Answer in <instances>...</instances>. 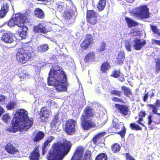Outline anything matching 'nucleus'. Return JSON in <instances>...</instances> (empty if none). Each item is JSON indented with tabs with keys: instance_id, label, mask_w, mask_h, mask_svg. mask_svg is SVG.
<instances>
[{
	"instance_id": "f257e3e1",
	"label": "nucleus",
	"mask_w": 160,
	"mask_h": 160,
	"mask_svg": "<svg viewBox=\"0 0 160 160\" xmlns=\"http://www.w3.org/2000/svg\"><path fill=\"white\" fill-rule=\"evenodd\" d=\"M48 84L54 85L58 92L66 91L67 90V77L65 72L58 65L51 68L48 74Z\"/></svg>"
},
{
	"instance_id": "f03ea898",
	"label": "nucleus",
	"mask_w": 160,
	"mask_h": 160,
	"mask_svg": "<svg viewBox=\"0 0 160 160\" xmlns=\"http://www.w3.org/2000/svg\"><path fill=\"white\" fill-rule=\"evenodd\" d=\"M72 144L68 141L63 143L55 144L50 150L49 156L48 157V160H62L63 156L69 152Z\"/></svg>"
},
{
	"instance_id": "7ed1b4c3",
	"label": "nucleus",
	"mask_w": 160,
	"mask_h": 160,
	"mask_svg": "<svg viewBox=\"0 0 160 160\" xmlns=\"http://www.w3.org/2000/svg\"><path fill=\"white\" fill-rule=\"evenodd\" d=\"M27 111L23 109H19L16 112L15 117L13 119V122H16L22 130L26 131L30 128L33 123V119L28 116Z\"/></svg>"
},
{
	"instance_id": "20e7f679",
	"label": "nucleus",
	"mask_w": 160,
	"mask_h": 160,
	"mask_svg": "<svg viewBox=\"0 0 160 160\" xmlns=\"http://www.w3.org/2000/svg\"><path fill=\"white\" fill-rule=\"evenodd\" d=\"M33 49L28 42L23 44L18 49L16 55V58L19 63L22 64L30 61L32 57Z\"/></svg>"
},
{
	"instance_id": "39448f33",
	"label": "nucleus",
	"mask_w": 160,
	"mask_h": 160,
	"mask_svg": "<svg viewBox=\"0 0 160 160\" xmlns=\"http://www.w3.org/2000/svg\"><path fill=\"white\" fill-rule=\"evenodd\" d=\"M32 12L31 10H27L23 14L17 13L15 14L14 17L11 19L8 22V24L10 27L17 25L19 27L24 23L30 22Z\"/></svg>"
},
{
	"instance_id": "423d86ee",
	"label": "nucleus",
	"mask_w": 160,
	"mask_h": 160,
	"mask_svg": "<svg viewBox=\"0 0 160 160\" xmlns=\"http://www.w3.org/2000/svg\"><path fill=\"white\" fill-rule=\"evenodd\" d=\"M55 6L56 9L60 12L64 11L62 16L66 20H69L74 17V11L72 8V5L70 2H58L56 4Z\"/></svg>"
},
{
	"instance_id": "0eeeda50",
	"label": "nucleus",
	"mask_w": 160,
	"mask_h": 160,
	"mask_svg": "<svg viewBox=\"0 0 160 160\" xmlns=\"http://www.w3.org/2000/svg\"><path fill=\"white\" fill-rule=\"evenodd\" d=\"M83 150L82 148H77L72 160H87V158H89L90 155V151L89 150L86 151L84 157H83Z\"/></svg>"
},
{
	"instance_id": "6e6552de",
	"label": "nucleus",
	"mask_w": 160,
	"mask_h": 160,
	"mask_svg": "<svg viewBox=\"0 0 160 160\" xmlns=\"http://www.w3.org/2000/svg\"><path fill=\"white\" fill-rule=\"evenodd\" d=\"M98 13L94 10H87L86 14V19L87 23L91 25L96 24L98 22Z\"/></svg>"
},
{
	"instance_id": "1a4fd4ad",
	"label": "nucleus",
	"mask_w": 160,
	"mask_h": 160,
	"mask_svg": "<svg viewBox=\"0 0 160 160\" xmlns=\"http://www.w3.org/2000/svg\"><path fill=\"white\" fill-rule=\"evenodd\" d=\"M81 120L82 127L84 130H88L96 126L91 119L81 118Z\"/></svg>"
},
{
	"instance_id": "9d476101",
	"label": "nucleus",
	"mask_w": 160,
	"mask_h": 160,
	"mask_svg": "<svg viewBox=\"0 0 160 160\" xmlns=\"http://www.w3.org/2000/svg\"><path fill=\"white\" fill-rule=\"evenodd\" d=\"M93 42V38L92 34H87L86 38L80 44V47L82 50H87Z\"/></svg>"
},
{
	"instance_id": "9b49d317",
	"label": "nucleus",
	"mask_w": 160,
	"mask_h": 160,
	"mask_svg": "<svg viewBox=\"0 0 160 160\" xmlns=\"http://www.w3.org/2000/svg\"><path fill=\"white\" fill-rule=\"evenodd\" d=\"M137 12V15L142 19H147L150 17L149 9L146 6L139 7Z\"/></svg>"
},
{
	"instance_id": "f8f14e48",
	"label": "nucleus",
	"mask_w": 160,
	"mask_h": 160,
	"mask_svg": "<svg viewBox=\"0 0 160 160\" xmlns=\"http://www.w3.org/2000/svg\"><path fill=\"white\" fill-rule=\"evenodd\" d=\"M76 124V122L73 119L68 120L66 124L65 131L68 134H70L71 133L74 132L75 131V125Z\"/></svg>"
},
{
	"instance_id": "ddd939ff",
	"label": "nucleus",
	"mask_w": 160,
	"mask_h": 160,
	"mask_svg": "<svg viewBox=\"0 0 160 160\" xmlns=\"http://www.w3.org/2000/svg\"><path fill=\"white\" fill-rule=\"evenodd\" d=\"M33 30L36 32L46 33L50 30V29L48 25L43 23H40L37 26L34 27Z\"/></svg>"
},
{
	"instance_id": "4468645a",
	"label": "nucleus",
	"mask_w": 160,
	"mask_h": 160,
	"mask_svg": "<svg viewBox=\"0 0 160 160\" xmlns=\"http://www.w3.org/2000/svg\"><path fill=\"white\" fill-rule=\"evenodd\" d=\"M133 47L136 50H140L146 44L145 40L142 41L140 39L135 38L133 41Z\"/></svg>"
},
{
	"instance_id": "2eb2a0df",
	"label": "nucleus",
	"mask_w": 160,
	"mask_h": 160,
	"mask_svg": "<svg viewBox=\"0 0 160 160\" xmlns=\"http://www.w3.org/2000/svg\"><path fill=\"white\" fill-rule=\"evenodd\" d=\"M10 5L7 2H4L1 5L0 10V18H4L9 12Z\"/></svg>"
},
{
	"instance_id": "dca6fc26",
	"label": "nucleus",
	"mask_w": 160,
	"mask_h": 160,
	"mask_svg": "<svg viewBox=\"0 0 160 160\" xmlns=\"http://www.w3.org/2000/svg\"><path fill=\"white\" fill-rule=\"evenodd\" d=\"M1 39L2 41L6 43H11L14 41L12 34L9 32L3 33Z\"/></svg>"
},
{
	"instance_id": "f3484780",
	"label": "nucleus",
	"mask_w": 160,
	"mask_h": 160,
	"mask_svg": "<svg viewBox=\"0 0 160 160\" xmlns=\"http://www.w3.org/2000/svg\"><path fill=\"white\" fill-rule=\"evenodd\" d=\"M115 107L116 109L119 110V112L123 115L127 116L129 115L130 112L129 111L128 107L124 105H121L118 104H115Z\"/></svg>"
},
{
	"instance_id": "a211bd4d",
	"label": "nucleus",
	"mask_w": 160,
	"mask_h": 160,
	"mask_svg": "<svg viewBox=\"0 0 160 160\" xmlns=\"http://www.w3.org/2000/svg\"><path fill=\"white\" fill-rule=\"evenodd\" d=\"M94 112L93 109L90 107L87 106L84 109L82 118L91 119L93 116Z\"/></svg>"
},
{
	"instance_id": "6ab92c4d",
	"label": "nucleus",
	"mask_w": 160,
	"mask_h": 160,
	"mask_svg": "<svg viewBox=\"0 0 160 160\" xmlns=\"http://www.w3.org/2000/svg\"><path fill=\"white\" fill-rule=\"evenodd\" d=\"M12 126L7 128V130L10 132H15L18 130L21 131L22 129L20 128V126L16 122H13V119L12 121Z\"/></svg>"
},
{
	"instance_id": "aec40b11",
	"label": "nucleus",
	"mask_w": 160,
	"mask_h": 160,
	"mask_svg": "<svg viewBox=\"0 0 160 160\" xmlns=\"http://www.w3.org/2000/svg\"><path fill=\"white\" fill-rule=\"evenodd\" d=\"M125 58V55L124 51H119L116 58L117 63L119 65H121L123 63Z\"/></svg>"
},
{
	"instance_id": "412c9836",
	"label": "nucleus",
	"mask_w": 160,
	"mask_h": 160,
	"mask_svg": "<svg viewBox=\"0 0 160 160\" xmlns=\"http://www.w3.org/2000/svg\"><path fill=\"white\" fill-rule=\"evenodd\" d=\"M5 149L8 153L12 154H17L19 152L15 146L11 144H7L5 147Z\"/></svg>"
},
{
	"instance_id": "4be33fe9",
	"label": "nucleus",
	"mask_w": 160,
	"mask_h": 160,
	"mask_svg": "<svg viewBox=\"0 0 160 160\" xmlns=\"http://www.w3.org/2000/svg\"><path fill=\"white\" fill-rule=\"evenodd\" d=\"M51 113V111L49 108L46 107H43L41 110L40 115L41 116L46 118L49 116Z\"/></svg>"
},
{
	"instance_id": "5701e85b",
	"label": "nucleus",
	"mask_w": 160,
	"mask_h": 160,
	"mask_svg": "<svg viewBox=\"0 0 160 160\" xmlns=\"http://www.w3.org/2000/svg\"><path fill=\"white\" fill-rule=\"evenodd\" d=\"M25 23H23L22 25V26L19 27L22 30L19 33V36L22 39L26 38L27 36V32L28 30V28L25 24Z\"/></svg>"
},
{
	"instance_id": "b1692460",
	"label": "nucleus",
	"mask_w": 160,
	"mask_h": 160,
	"mask_svg": "<svg viewBox=\"0 0 160 160\" xmlns=\"http://www.w3.org/2000/svg\"><path fill=\"white\" fill-rule=\"evenodd\" d=\"M45 134L44 132L42 131H39L35 134L33 138V140L34 142L39 141L43 138Z\"/></svg>"
},
{
	"instance_id": "393cba45",
	"label": "nucleus",
	"mask_w": 160,
	"mask_h": 160,
	"mask_svg": "<svg viewBox=\"0 0 160 160\" xmlns=\"http://www.w3.org/2000/svg\"><path fill=\"white\" fill-rule=\"evenodd\" d=\"M125 20L126 22L128 28L135 27L137 26L138 24V22L134 21L129 17H125Z\"/></svg>"
},
{
	"instance_id": "a878e982",
	"label": "nucleus",
	"mask_w": 160,
	"mask_h": 160,
	"mask_svg": "<svg viewBox=\"0 0 160 160\" xmlns=\"http://www.w3.org/2000/svg\"><path fill=\"white\" fill-rule=\"evenodd\" d=\"M111 67L109 62L107 61L104 62L101 65L100 70L103 73H105Z\"/></svg>"
},
{
	"instance_id": "bb28decb",
	"label": "nucleus",
	"mask_w": 160,
	"mask_h": 160,
	"mask_svg": "<svg viewBox=\"0 0 160 160\" xmlns=\"http://www.w3.org/2000/svg\"><path fill=\"white\" fill-rule=\"evenodd\" d=\"M121 90L123 91L124 95L129 98H130V95H132V90L129 87L123 86L121 87Z\"/></svg>"
},
{
	"instance_id": "cd10ccee",
	"label": "nucleus",
	"mask_w": 160,
	"mask_h": 160,
	"mask_svg": "<svg viewBox=\"0 0 160 160\" xmlns=\"http://www.w3.org/2000/svg\"><path fill=\"white\" fill-rule=\"evenodd\" d=\"M31 160H38L40 157V154L38 148H35L30 155Z\"/></svg>"
},
{
	"instance_id": "c85d7f7f",
	"label": "nucleus",
	"mask_w": 160,
	"mask_h": 160,
	"mask_svg": "<svg viewBox=\"0 0 160 160\" xmlns=\"http://www.w3.org/2000/svg\"><path fill=\"white\" fill-rule=\"evenodd\" d=\"M34 14L36 17L42 19L44 17V14L43 11L39 8L35 9Z\"/></svg>"
},
{
	"instance_id": "c756f323",
	"label": "nucleus",
	"mask_w": 160,
	"mask_h": 160,
	"mask_svg": "<svg viewBox=\"0 0 160 160\" xmlns=\"http://www.w3.org/2000/svg\"><path fill=\"white\" fill-rule=\"evenodd\" d=\"M58 119V115L57 114L55 115L53 122L51 123V126L52 128L56 129L58 128V127L60 124V122L59 121Z\"/></svg>"
},
{
	"instance_id": "7c9ffc66",
	"label": "nucleus",
	"mask_w": 160,
	"mask_h": 160,
	"mask_svg": "<svg viewBox=\"0 0 160 160\" xmlns=\"http://www.w3.org/2000/svg\"><path fill=\"white\" fill-rule=\"evenodd\" d=\"M149 106L153 113L157 114H160V113H158L157 111L158 109H160V101H157L156 106L152 104H150Z\"/></svg>"
},
{
	"instance_id": "2f4dec72",
	"label": "nucleus",
	"mask_w": 160,
	"mask_h": 160,
	"mask_svg": "<svg viewBox=\"0 0 160 160\" xmlns=\"http://www.w3.org/2000/svg\"><path fill=\"white\" fill-rule=\"evenodd\" d=\"M54 139V138L52 136L49 137L47 141L44 142V144L42 148V154L44 155L46 152V148L48 146V143L52 142Z\"/></svg>"
},
{
	"instance_id": "473e14b6",
	"label": "nucleus",
	"mask_w": 160,
	"mask_h": 160,
	"mask_svg": "<svg viewBox=\"0 0 160 160\" xmlns=\"http://www.w3.org/2000/svg\"><path fill=\"white\" fill-rule=\"evenodd\" d=\"M106 1L105 0H99L97 5V8L99 11L103 10L106 5Z\"/></svg>"
},
{
	"instance_id": "72a5a7b5",
	"label": "nucleus",
	"mask_w": 160,
	"mask_h": 160,
	"mask_svg": "<svg viewBox=\"0 0 160 160\" xmlns=\"http://www.w3.org/2000/svg\"><path fill=\"white\" fill-rule=\"evenodd\" d=\"M121 73L120 69L118 70L114 69L112 72L110 76L115 78H117L120 76Z\"/></svg>"
},
{
	"instance_id": "f704fd0d",
	"label": "nucleus",
	"mask_w": 160,
	"mask_h": 160,
	"mask_svg": "<svg viewBox=\"0 0 160 160\" xmlns=\"http://www.w3.org/2000/svg\"><path fill=\"white\" fill-rule=\"evenodd\" d=\"M94 56L95 54L94 52H90L85 56L84 58V62H87L90 59H93L94 58Z\"/></svg>"
},
{
	"instance_id": "c9c22d12",
	"label": "nucleus",
	"mask_w": 160,
	"mask_h": 160,
	"mask_svg": "<svg viewBox=\"0 0 160 160\" xmlns=\"http://www.w3.org/2000/svg\"><path fill=\"white\" fill-rule=\"evenodd\" d=\"M148 119L149 120L148 122V124L149 125V127L150 128H151L150 126L152 122H153L154 123L157 124H158L160 123V119L159 118H158V120L156 121L153 118V117H152L151 115L149 116V117H148Z\"/></svg>"
},
{
	"instance_id": "e433bc0d",
	"label": "nucleus",
	"mask_w": 160,
	"mask_h": 160,
	"mask_svg": "<svg viewBox=\"0 0 160 160\" xmlns=\"http://www.w3.org/2000/svg\"><path fill=\"white\" fill-rule=\"evenodd\" d=\"M19 77L23 80L27 79L28 77V75L27 73L25 71H22L20 72L18 74Z\"/></svg>"
},
{
	"instance_id": "4c0bfd02",
	"label": "nucleus",
	"mask_w": 160,
	"mask_h": 160,
	"mask_svg": "<svg viewBox=\"0 0 160 160\" xmlns=\"http://www.w3.org/2000/svg\"><path fill=\"white\" fill-rule=\"evenodd\" d=\"M155 73H158L160 72V59L158 58L155 61Z\"/></svg>"
},
{
	"instance_id": "58836bf2",
	"label": "nucleus",
	"mask_w": 160,
	"mask_h": 160,
	"mask_svg": "<svg viewBox=\"0 0 160 160\" xmlns=\"http://www.w3.org/2000/svg\"><path fill=\"white\" fill-rule=\"evenodd\" d=\"M48 49V46L46 44L41 45L38 48V50L40 52H45Z\"/></svg>"
},
{
	"instance_id": "ea45409f",
	"label": "nucleus",
	"mask_w": 160,
	"mask_h": 160,
	"mask_svg": "<svg viewBox=\"0 0 160 160\" xmlns=\"http://www.w3.org/2000/svg\"><path fill=\"white\" fill-rule=\"evenodd\" d=\"M107 156L104 153L99 154L96 158L95 160H107Z\"/></svg>"
},
{
	"instance_id": "a19ab883",
	"label": "nucleus",
	"mask_w": 160,
	"mask_h": 160,
	"mask_svg": "<svg viewBox=\"0 0 160 160\" xmlns=\"http://www.w3.org/2000/svg\"><path fill=\"white\" fill-rule=\"evenodd\" d=\"M131 129L132 130H141L142 128L135 123H131L130 125Z\"/></svg>"
},
{
	"instance_id": "79ce46f5",
	"label": "nucleus",
	"mask_w": 160,
	"mask_h": 160,
	"mask_svg": "<svg viewBox=\"0 0 160 160\" xmlns=\"http://www.w3.org/2000/svg\"><path fill=\"white\" fill-rule=\"evenodd\" d=\"M112 151L114 152H118L120 149V146L118 144H114L112 147Z\"/></svg>"
},
{
	"instance_id": "37998d69",
	"label": "nucleus",
	"mask_w": 160,
	"mask_h": 160,
	"mask_svg": "<svg viewBox=\"0 0 160 160\" xmlns=\"http://www.w3.org/2000/svg\"><path fill=\"white\" fill-rule=\"evenodd\" d=\"M105 134L104 132H102L97 135L93 138V142L95 143L98 141L100 138L103 136Z\"/></svg>"
},
{
	"instance_id": "c03bdc74",
	"label": "nucleus",
	"mask_w": 160,
	"mask_h": 160,
	"mask_svg": "<svg viewBox=\"0 0 160 160\" xmlns=\"http://www.w3.org/2000/svg\"><path fill=\"white\" fill-rule=\"evenodd\" d=\"M16 105V103L15 102L10 101L7 105V107L8 109L11 110L13 109Z\"/></svg>"
},
{
	"instance_id": "a18cd8bd",
	"label": "nucleus",
	"mask_w": 160,
	"mask_h": 160,
	"mask_svg": "<svg viewBox=\"0 0 160 160\" xmlns=\"http://www.w3.org/2000/svg\"><path fill=\"white\" fill-rule=\"evenodd\" d=\"M2 119V120L6 122H8L11 120V118L8 114H6L3 115Z\"/></svg>"
},
{
	"instance_id": "49530a36",
	"label": "nucleus",
	"mask_w": 160,
	"mask_h": 160,
	"mask_svg": "<svg viewBox=\"0 0 160 160\" xmlns=\"http://www.w3.org/2000/svg\"><path fill=\"white\" fill-rule=\"evenodd\" d=\"M122 92L121 91L114 90H112L111 93L112 94L118 96V97H120L122 94Z\"/></svg>"
},
{
	"instance_id": "de8ad7c7",
	"label": "nucleus",
	"mask_w": 160,
	"mask_h": 160,
	"mask_svg": "<svg viewBox=\"0 0 160 160\" xmlns=\"http://www.w3.org/2000/svg\"><path fill=\"white\" fill-rule=\"evenodd\" d=\"M106 44L104 42H102L101 45H100L98 49V51L99 52H102L104 51L105 49V48L106 47Z\"/></svg>"
},
{
	"instance_id": "09e8293b",
	"label": "nucleus",
	"mask_w": 160,
	"mask_h": 160,
	"mask_svg": "<svg viewBox=\"0 0 160 160\" xmlns=\"http://www.w3.org/2000/svg\"><path fill=\"white\" fill-rule=\"evenodd\" d=\"M150 28L154 34H157L159 32V30L155 25H151Z\"/></svg>"
},
{
	"instance_id": "8fccbe9b",
	"label": "nucleus",
	"mask_w": 160,
	"mask_h": 160,
	"mask_svg": "<svg viewBox=\"0 0 160 160\" xmlns=\"http://www.w3.org/2000/svg\"><path fill=\"white\" fill-rule=\"evenodd\" d=\"M131 45L129 42L125 43V47L126 49L128 51H131Z\"/></svg>"
},
{
	"instance_id": "3c124183",
	"label": "nucleus",
	"mask_w": 160,
	"mask_h": 160,
	"mask_svg": "<svg viewBox=\"0 0 160 160\" xmlns=\"http://www.w3.org/2000/svg\"><path fill=\"white\" fill-rule=\"evenodd\" d=\"M112 125L113 127L116 129H119L120 127V125L117 121H113Z\"/></svg>"
},
{
	"instance_id": "603ef678",
	"label": "nucleus",
	"mask_w": 160,
	"mask_h": 160,
	"mask_svg": "<svg viewBox=\"0 0 160 160\" xmlns=\"http://www.w3.org/2000/svg\"><path fill=\"white\" fill-rule=\"evenodd\" d=\"M123 128H124L122 130L118 133V134H119L122 138L124 137L126 132V131L124 129V127H123Z\"/></svg>"
},
{
	"instance_id": "864d4df0",
	"label": "nucleus",
	"mask_w": 160,
	"mask_h": 160,
	"mask_svg": "<svg viewBox=\"0 0 160 160\" xmlns=\"http://www.w3.org/2000/svg\"><path fill=\"white\" fill-rule=\"evenodd\" d=\"M152 43L153 44H156L157 45L160 46V40L152 39Z\"/></svg>"
},
{
	"instance_id": "5fc2aeb1",
	"label": "nucleus",
	"mask_w": 160,
	"mask_h": 160,
	"mask_svg": "<svg viewBox=\"0 0 160 160\" xmlns=\"http://www.w3.org/2000/svg\"><path fill=\"white\" fill-rule=\"evenodd\" d=\"M126 155L127 160H135L134 158L131 156L128 153H127Z\"/></svg>"
},
{
	"instance_id": "6e6d98bb",
	"label": "nucleus",
	"mask_w": 160,
	"mask_h": 160,
	"mask_svg": "<svg viewBox=\"0 0 160 160\" xmlns=\"http://www.w3.org/2000/svg\"><path fill=\"white\" fill-rule=\"evenodd\" d=\"M148 93L149 92H148L146 93H145V94L143 98V100H147L148 99L149 97Z\"/></svg>"
},
{
	"instance_id": "4d7b16f0",
	"label": "nucleus",
	"mask_w": 160,
	"mask_h": 160,
	"mask_svg": "<svg viewBox=\"0 0 160 160\" xmlns=\"http://www.w3.org/2000/svg\"><path fill=\"white\" fill-rule=\"evenodd\" d=\"M38 2H41L42 4H45L47 3L48 0H36Z\"/></svg>"
},
{
	"instance_id": "13d9d810",
	"label": "nucleus",
	"mask_w": 160,
	"mask_h": 160,
	"mask_svg": "<svg viewBox=\"0 0 160 160\" xmlns=\"http://www.w3.org/2000/svg\"><path fill=\"white\" fill-rule=\"evenodd\" d=\"M119 77V80L121 82H123L125 81V78L123 75H122V76H120Z\"/></svg>"
},
{
	"instance_id": "bf43d9fd",
	"label": "nucleus",
	"mask_w": 160,
	"mask_h": 160,
	"mask_svg": "<svg viewBox=\"0 0 160 160\" xmlns=\"http://www.w3.org/2000/svg\"><path fill=\"white\" fill-rule=\"evenodd\" d=\"M146 115V113L144 112H141L139 114V117H145Z\"/></svg>"
},
{
	"instance_id": "052dcab7",
	"label": "nucleus",
	"mask_w": 160,
	"mask_h": 160,
	"mask_svg": "<svg viewBox=\"0 0 160 160\" xmlns=\"http://www.w3.org/2000/svg\"><path fill=\"white\" fill-rule=\"evenodd\" d=\"M142 118H139V120L137 121V122L139 124L141 125L142 126H144L143 124L141 122V121L142 120Z\"/></svg>"
},
{
	"instance_id": "680f3d73",
	"label": "nucleus",
	"mask_w": 160,
	"mask_h": 160,
	"mask_svg": "<svg viewBox=\"0 0 160 160\" xmlns=\"http://www.w3.org/2000/svg\"><path fill=\"white\" fill-rule=\"evenodd\" d=\"M154 93L153 92H152L149 95V96L150 97V99H153L152 98L154 97Z\"/></svg>"
},
{
	"instance_id": "e2e57ef3",
	"label": "nucleus",
	"mask_w": 160,
	"mask_h": 160,
	"mask_svg": "<svg viewBox=\"0 0 160 160\" xmlns=\"http://www.w3.org/2000/svg\"><path fill=\"white\" fill-rule=\"evenodd\" d=\"M4 112L3 109L0 107V117Z\"/></svg>"
},
{
	"instance_id": "0e129e2a",
	"label": "nucleus",
	"mask_w": 160,
	"mask_h": 160,
	"mask_svg": "<svg viewBox=\"0 0 160 160\" xmlns=\"http://www.w3.org/2000/svg\"><path fill=\"white\" fill-rule=\"evenodd\" d=\"M85 99V98L84 96V95L83 94H82L81 95V97L80 98V99L81 100H84Z\"/></svg>"
},
{
	"instance_id": "69168bd1",
	"label": "nucleus",
	"mask_w": 160,
	"mask_h": 160,
	"mask_svg": "<svg viewBox=\"0 0 160 160\" xmlns=\"http://www.w3.org/2000/svg\"><path fill=\"white\" fill-rule=\"evenodd\" d=\"M3 95H0V100H4L5 98Z\"/></svg>"
},
{
	"instance_id": "338daca9",
	"label": "nucleus",
	"mask_w": 160,
	"mask_h": 160,
	"mask_svg": "<svg viewBox=\"0 0 160 160\" xmlns=\"http://www.w3.org/2000/svg\"><path fill=\"white\" fill-rule=\"evenodd\" d=\"M49 106H50L51 104V101H47V102Z\"/></svg>"
},
{
	"instance_id": "774afa93",
	"label": "nucleus",
	"mask_w": 160,
	"mask_h": 160,
	"mask_svg": "<svg viewBox=\"0 0 160 160\" xmlns=\"http://www.w3.org/2000/svg\"><path fill=\"white\" fill-rule=\"evenodd\" d=\"M113 100H121L119 98H117V97H114L113 98Z\"/></svg>"
}]
</instances>
